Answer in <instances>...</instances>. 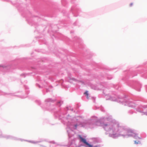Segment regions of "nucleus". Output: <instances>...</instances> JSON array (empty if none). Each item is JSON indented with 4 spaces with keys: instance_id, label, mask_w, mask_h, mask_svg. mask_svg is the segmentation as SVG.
<instances>
[{
    "instance_id": "1",
    "label": "nucleus",
    "mask_w": 147,
    "mask_h": 147,
    "mask_svg": "<svg viewBox=\"0 0 147 147\" xmlns=\"http://www.w3.org/2000/svg\"><path fill=\"white\" fill-rule=\"evenodd\" d=\"M80 138L82 142L88 146L89 147H92V146L89 144L86 141L85 139H84L81 136H80Z\"/></svg>"
},
{
    "instance_id": "2",
    "label": "nucleus",
    "mask_w": 147,
    "mask_h": 147,
    "mask_svg": "<svg viewBox=\"0 0 147 147\" xmlns=\"http://www.w3.org/2000/svg\"><path fill=\"white\" fill-rule=\"evenodd\" d=\"M84 94L86 95L87 98H88V91H86L84 93Z\"/></svg>"
},
{
    "instance_id": "3",
    "label": "nucleus",
    "mask_w": 147,
    "mask_h": 147,
    "mask_svg": "<svg viewBox=\"0 0 147 147\" xmlns=\"http://www.w3.org/2000/svg\"><path fill=\"white\" fill-rule=\"evenodd\" d=\"M133 5V3H131L129 5L130 7H131Z\"/></svg>"
},
{
    "instance_id": "4",
    "label": "nucleus",
    "mask_w": 147,
    "mask_h": 147,
    "mask_svg": "<svg viewBox=\"0 0 147 147\" xmlns=\"http://www.w3.org/2000/svg\"><path fill=\"white\" fill-rule=\"evenodd\" d=\"M139 143V141H138V142H137L136 141H135V144H138Z\"/></svg>"
},
{
    "instance_id": "5",
    "label": "nucleus",
    "mask_w": 147,
    "mask_h": 147,
    "mask_svg": "<svg viewBox=\"0 0 147 147\" xmlns=\"http://www.w3.org/2000/svg\"><path fill=\"white\" fill-rule=\"evenodd\" d=\"M77 125H75V127H76H76H77Z\"/></svg>"
}]
</instances>
